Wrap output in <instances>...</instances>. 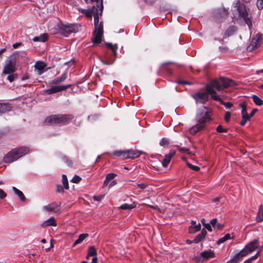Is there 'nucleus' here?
<instances>
[{"label":"nucleus","mask_w":263,"mask_h":263,"mask_svg":"<svg viewBox=\"0 0 263 263\" xmlns=\"http://www.w3.org/2000/svg\"><path fill=\"white\" fill-rule=\"evenodd\" d=\"M261 36L262 35L259 33L255 35V37L252 39L250 44L247 48L249 51H252L259 46L262 40Z\"/></svg>","instance_id":"obj_13"},{"label":"nucleus","mask_w":263,"mask_h":263,"mask_svg":"<svg viewBox=\"0 0 263 263\" xmlns=\"http://www.w3.org/2000/svg\"><path fill=\"white\" fill-rule=\"evenodd\" d=\"M29 152V148L26 146H21L12 149L3 158V162L5 163H10L18 160Z\"/></svg>","instance_id":"obj_4"},{"label":"nucleus","mask_w":263,"mask_h":263,"mask_svg":"<svg viewBox=\"0 0 263 263\" xmlns=\"http://www.w3.org/2000/svg\"><path fill=\"white\" fill-rule=\"evenodd\" d=\"M176 153L174 151H171L170 152L165 155L164 159L162 162V166L166 167L170 162L173 157L175 155Z\"/></svg>","instance_id":"obj_18"},{"label":"nucleus","mask_w":263,"mask_h":263,"mask_svg":"<svg viewBox=\"0 0 263 263\" xmlns=\"http://www.w3.org/2000/svg\"><path fill=\"white\" fill-rule=\"evenodd\" d=\"M179 151L181 152H184V153H189L190 151V149L189 148H186L185 147H179Z\"/></svg>","instance_id":"obj_54"},{"label":"nucleus","mask_w":263,"mask_h":263,"mask_svg":"<svg viewBox=\"0 0 263 263\" xmlns=\"http://www.w3.org/2000/svg\"><path fill=\"white\" fill-rule=\"evenodd\" d=\"M200 229L201 225L199 223L197 224L195 221L192 220L191 226L189 228V231L190 234H193L199 231Z\"/></svg>","instance_id":"obj_22"},{"label":"nucleus","mask_w":263,"mask_h":263,"mask_svg":"<svg viewBox=\"0 0 263 263\" xmlns=\"http://www.w3.org/2000/svg\"><path fill=\"white\" fill-rule=\"evenodd\" d=\"M88 236V235L86 233L80 234L79 236V238L74 241L73 246L74 247L78 244L81 243Z\"/></svg>","instance_id":"obj_28"},{"label":"nucleus","mask_w":263,"mask_h":263,"mask_svg":"<svg viewBox=\"0 0 263 263\" xmlns=\"http://www.w3.org/2000/svg\"><path fill=\"white\" fill-rule=\"evenodd\" d=\"M117 175L115 173H109L106 175L105 179L109 181V180L113 179Z\"/></svg>","instance_id":"obj_45"},{"label":"nucleus","mask_w":263,"mask_h":263,"mask_svg":"<svg viewBox=\"0 0 263 263\" xmlns=\"http://www.w3.org/2000/svg\"><path fill=\"white\" fill-rule=\"evenodd\" d=\"M217 101H219L220 102L222 105H223L227 108H231L233 104L230 102H223L222 99L220 98V100H217Z\"/></svg>","instance_id":"obj_40"},{"label":"nucleus","mask_w":263,"mask_h":263,"mask_svg":"<svg viewBox=\"0 0 263 263\" xmlns=\"http://www.w3.org/2000/svg\"><path fill=\"white\" fill-rule=\"evenodd\" d=\"M17 78V75L16 74H12L9 75L7 77V80L10 82H13L16 78Z\"/></svg>","instance_id":"obj_46"},{"label":"nucleus","mask_w":263,"mask_h":263,"mask_svg":"<svg viewBox=\"0 0 263 263\" xmlns=\"http://www.w3.org/2000/svg\"><path fill=\"white\" fill-rule=\"evenodd\" d=\"M257 111V109H253L251 112L250 114V115H249V119L252 118L255 114V113Z\"/></svg>","instance_id":"obj_59"},{"label":"nucleus","mask_w":263,"mask_h":263,"mask_svg":"<svg viewBox=\"0 0 263 263\" xmlns=\"http://www.w3.org/2000/svg\"><path fill=\"white\" fill-rule=\"evenodd\" d=\"M137 186L140 189L143 190L145 189L147 186V185L145 183H140L137 184Z\"/></svg>","instance_id":"obj_52"},{"label":"nucleus","mask_w":263,"mask_h":263,"mask_svg":"<svg viewBox=\"0 0 263 263\" xmlns=\"http://www.w3.org/2000/svg\"><path fill=\"white\" fill-rule=\"evenodd\" d=\"M256 6L259 10L263 9V0H257Z\"/></svg>","instance_id":"obj_48"},{"label":"nucleus","mask_w":263,"mask_h":263,"mask_svg":"<svg viewBox=\"0 0 263 263\" xmlns=\"http://www.w3.org/2000/svg\"><path fill=\"white\" fill-rule=\"evenodd\" d=\"M137 205V203L135 202H133L132 204H129L127 203H124L120 206V209L122 210H131L135 208Z\"/></svg>","instance_id":"obj_29"},{"label":"nucleus","mask_w":263,"mask_h":263,"mask_svg":"<svg viewBox=\"0 0 263 263\" xmlns=\"http://www.w3.org/2000/svg\"><path fill=\"white\" fill-rule=\"evenodd\" d=\"M14 54H17L19 57L25 58L27 55V52L25 51H17L14 53Z\"/></svg>","instance_id":"obj_47"},{"label":"nucleus","mask_w":263,"mask_h":263,"mask_svg":"<svg viewBox=\"0 0 263 263\" xmlns=\"http://www.w3.org/2000/svg\"><path fill=\"white\" fill-rule=\"evenodd\" d=\"M219 49L221 52H226L228 50V48L226 46L220 47Z\"/></svg>","instance_id":"obj_57"},{"label":"nucleus","mask_w":263,"mask_h":263,"mask_svg":"<svg viewBox=\"0 0 263 263\" xmlns=\"http://www.w3.org/2000/svg\"><path fill=\"white\" fill-rule=\"evenodd\" d=\"M43 227H46L48 226H56L57 222L53 217H51L47 220L44 221L41 224Z\"/></svg>","instance_id":"obj_23"},{"label":"nucleus","mask_w":263,"mask_h":263,"mask_svg":"<svg viewBox=\"0 0 263 263\" xmlns=\"http://www.w3.org/2000/svg\"><path fill=\"white\" fill-rule=\"evenodd\" d=\"M81 178L78 175H74L71 179V182L76 183H79L81 180Z\"/></svg>","instance_id":"obj_44"},{"label":"nucleus","mask_w":263,"mask_h":263,"mask_svg":"<svg viewBox=\"0 0 263 263\" xmlns=\"http://www.w3.org/2000/svg\"><path fill=\"white\" fill-rule=\"evenodd\" d=\"M74 118L71 114H58L51 115L44 120L47 125L63 126L69 123Z\"/></svg>","instance_id":"obj_3"},{"label":"nucleus","mask_w":263,"mask_h":263,"mask_svg":"<svg viewBox=\"0 0 263 263\" xmlns=\"http://www.w3.org/2000/svg\"><path fill=\"white\" fill-rule=\"evenodd\" d=\"M256 220L258 222H261L263 220V205H260L259 208V211L256 216Z\"/></svg>","instance_id":"obj_33"},{"label":"nucleus","mask_w":263,"mask_h":263,"mask_svg":"<svg viewBox=\"0 0 263 263\" xmlns=\"http://www.w3.org/2000/svg\"><path fill=\"white\" fill-rule=\"evenodd\" d=\"M61 205V203H56L55 202H52L44 207V209L47 212H53L54 213H60V209L59 207Z\"/></svg>","instance_id":"obj_14"},{"label":"nucleus","mask_w":263,"mask_h":263,"mask_svg":"<svg viewBox=\"0 0 263 263\" xmlns=\"http://www.w3.org/2000/svg\"><path fill=\"white\" fill-rule=\"evenodd\" d=\"M231 114L230 112L227 111L224 115V120L226 122H228L230 121V119L231 118Z\"/></svg>","instance_id":"obj_50"},{"label":"nucleus","mask_w":263,"mask_h":263,"mask_svg":"<svg viewBox=\"0 0 263 263\" xmlns=\"http://www.w3.org/2000/svg\"><path fill=\"white\" fill-rule=\"evenodd\" d=\"M142 153L141 151L133 149L118 150L114 151L113 155L116 157H121L122 159H135L139 157Z\"/></svg>","instance_id":"obj_7"},{"label":"nucleus","mask_w":263,"mask_h":263,"mask_svg":"<svg viewBox=\"0 0 263 263\" xmlns=\"http://www.w3.org/2000/svg\"><path fill=\"white\" fill-rule=\"evenodd\" d=\"M67 78V73L65 72L60 77H57L49 82L50 84L57 85L64 82Z\"/></svg>","instance_id":"obj_19"},{"label":"nucleus","mask_w":263,"mask_h":263,"mask_svg":"<svg viewBox=\"0 0 263 263\" xmlns=\"http://www.w3.org/2000/svg\"><path fill=\"white\" fill-rule=\"evenodd\" d=\"M221 85L220 79L219 78L212 80L205 86L206 90L214 100H220V98L217 95L216 90L220 91L221 88Z\"/></svg>","instance_id":"obj_5"},{"label":"nucleus","mask_w":263,"mask_h":263,"mask_svg":"<svg viewBox=\"0 0 263 263\" xmlns=\"http://www.w3.org/2000/svg\"><path fill=\"white\" fill-rule=\"evenodd\" d=\"M105 44L108 48H110L112 51L114 56L115 58H116L117 55V50L118 49L117 45L115 44L113 45L111 43H106Z\"/></svg>","instance_id":"obj_31"},{"label":"nucleus","mask_w":263,"mask_h":263,"mask_svg":"<svg viewBox=\"0 0 263 263\" xmlns=\"http://www.w3.org/2000/svg\"><path fill=\"white\" fill-rule=\"evenodd\" d=\"M102 198H103V196H94L93 197V200L95 201H100Z\"/></svg>","instance_id":"obj_55"},{"label":"nucleus","mask_w":263,"mask_h":263,"mask_svg":"<svg viewBox=\"0 0 263 263\" xmlns=\"http://www.w3.org/2000/svg\"><path fill=\"white\" fill-rule=\"evenodd\" d=\"M47 39V34L43 33L40 36H35L33 38L32 40L34 42H44Z\"/></svg>","instance_id":"obj_27"},{"label":"nucleus","mask_w":263,"mask_h":263,"mask_svg":"<svg viewBox=\"0 0 263 263\" xmlns=\"http://www.w3.org/2000/svg\"><path fill=\"white\" fill-rule=\"evenodd\" d=\"M62 159L63 162L66 163L68 166L71 165L72 162L69 159L68 157L64 156L62 157Z\"/></svg>","instance_id":"obj_42"},{"label":"nucleus","mask_w":263,"mask_h":263,"mask_svg":"<svg viewBox=\"0 0 263 263\" xmlns=\"http://www.w3.org/2000/svg\"><path fill=\"white\" fill-rule=\"evenodd\" d=\"M259 247V239L257 238L249 242L242 250L245 251V253L248 255L255 251Z\"/></svg>","instance_id":"obj_10"},{"label":"nucleus","mask_w":263,"mask_h":263,"mask_svg":"<svg viewBox=\"0 0 263 263\" xmlns=\"http://www.w3.org/2000/svg\"><path fill=\"white\" fill-rule=\"evenodd\" d=\"M97 254L96 249L93 246H90L88 248V255L89 256H95Z\"/></svg>","instance_id":"obj_38"},{"label":"nucleus","mask_w":263,"mask_h":263,"mask_svg":"<svg viewBox=\"0 0 263 263\" xmlns=\"http://www.w3.org/2000/svg\"><path fill=\"white\" fill-rule=\"evenodd\" d=\"M15 70V62L13 60L12 56H11L6 61V64L4 67L3 73L9 74L13 73Z\"/></svg>","instance_id":"obj_8"},{"label":"nucleus","mask_w":263,"mask_h":263,"mask_svg":"<svg viewBox=\"0 0 263 263\" xmlns=\"http://www.w3.org/2000/svg\"><path fill=\"white\" fill-rule=\"evenodd\" d=\"M64 189L65 188L64 187V186H62L59 184H57L55 186V191L57 193H58L64 192Z\"/></svg>","instance_id":"obj_41"},{"label":"nucleus","mask_w":263,"mask_h":263,"mask_svg":"<svg viewBox=\"0 0 263 263\" xmlns=\"http://www.w3.org/2000/svg\"><path fill=\"white\" fill-rule=\"evenodd\" d=\"M103 6L102 2H99L96 14L94 15L95 30L91 41L93 44H100L102 41L103 34V25L102 22L99 23V15L102 14Z\"/></svg>","instance_id":"obj_2"},{"label":"nucleus","mask_w":263,"mask_h":263,"mask_svg":"<svg viewBox=\"0 0 263 263\" xmlns=\"http://www.w3.org/2000/svg\"><path fill=\"white\" fill-rule=\"evenodd\" d=\"M13 191L14 192L16 195L20 198V199L24 201L26 200V198L23 194V193L18 189H16L15 187L13 186L12 187Z\"/></svg>","instance_id":"obj_32"},{"label":"nucleus","mask_w":263,"mask_h":263,"mask_svg":"<svg viewBox=\"0 0 263 263\" xmlns=\"http://www.w3.org/2000/svg\"><path fill=\"white\" fill-rule=\"evenodd\" d=\"M212 111L205 106H202L199 108L196 113L195 120L196 123L190 128V133L194 135L197 132L204 128L207 123L212 120Z\"/></svg>","instance_id":"obj_1"},{"label":"nucleus","mask_w":263,"mask_h":263,"mask_svg":"<svg viewBox=\"0 0 263 263\" xmlns=\"http://www.w3.org/2000/svg\"><path fill=\"white\" fill-rule=\"evenodd\" d=\"M210 223L214 229L219 230H221L223 227V224L217 222V219L214 218L210 221Z\"/></svg>","instance_id":"obj_25"},{"label":"nucleus","mask_w":263,"mask_h":263,"mask_svg":"<svg viewBox=\"0 0 263 263\" xmlns=\"http://www.w3.org/2000/svg\"><path fill=\"white\" fill-rule=\"evenodd\" d=\"M258 249H259V250L257 251V253L255 254V255L257 257H258L259 256V255L260 254V253H261V250H262V248H260V247Z\"/></svg>","instance_id":"obj_60"},{"label":"nucleus","mask_w":263,"mask_h":263,"mask_svg":"<svg viewBox=\"0 0 263 263\" xmlns=\"http://www.w3.org/2000/svg\"><path fill=\"white\" fill-rule=\"evenodd\" d=\"M117 184L116 180H113L109 185V188H110Z\"/></svg>","instance_id":"obj_61"},{"label":"nucleus","mask_w":263,"mask_h":263,"mask_svg":"<svg viewBox=\"0 0 263 263\" xmlns=\"http://www.w3.org/2000/svg\"><path fill=\"white\" fill-rule=\"evenodd\" d=\"M80 26L77 24H63L62 34L65 35L78 31Z\"/></svg>","instance_id":"obj_11"},{"label":"nucleus","mask_w":263,"mask_h":263,"mask_svg":"<svg viewBox=\"0 0 263 263\" xmlns=\"http://www.w3.org/2000/svg\"><path fill=\"white\" fill-rule=\"evenodd\" d=\"M252 261L249 258L246 259L243 263H252Z\"/></svg>","instance_id":"obj_64"},{"label":"nucleus","mask_w":263,"mask_h":263,"mask_svg":"<svg viewBox=\"0 0 263 263\" xmlns=\"http://www.w3.org/2000/svg\"><path fill=\"white\" fill-rule=\"evenodd\" d=\"M169 144V141L167 139L163 138L160 141V145L166 147Z\"/></svg>","instance_id":"obj_39"},{"label":"nucleus","mask_w":263,"mask_h":263,"mask_svg":"<svg viewBox=\"0 0 263 263\" xmlns=\"http://www.w3.org/2000/svg\"><path fill=\"white\" fill-rule=\"evenodd\" d=\"M240 107L241 108V115L242 118H248L249 119V115L247 112L246 105L245 103H241L239 104Z\"/></svg>","instance_id":"obj_30"},{"label":"nucleus","mask_w":263,"mask_h":263,"mask_svg":"<svg viewBox=\"0 0 263 263\" xmlns=\"http://www.w3.org/2000/svg\"><path fill=\"white\" fill-rule=\"evenodd\" d=\"M206 231L205 229H203L200 233L197 235L194 239V242L195 243H198L200 242L206 235Z\"/></svg>","instance_id":"obj_24"},{"label":"nucleus","mask_w":263,"mask_h":263,"mask_svg":"<svg viewBox=\"0 0 263 263\" xmlns=\"http://www.w3.org/2000/svg\"><path fill=\"white\" fill-rule=\"evenodd\" d=\"M246 256L247 255L245 253V251L242 249L230 259L228 261V263H238Z\"/></svg>","instance_id":"obj_16"},{"label":"nucleus","mask_w":263,"mask_h":263,"mask_svg":"<svg viewBox=\"0 0 263 263\" xmlns=\"http://www.w3.org/2000/svg\"><path fill=\"white\" fill-rule=\"evenodd\" d=\"M248 120H249L248 118H242V121L240 123V125L241 126H244Z\"/></svg>","instance_id":"obj_56"},{"label":"nucleus","mask_w":263,"mask_h":263,"mask_svg":"<svg viewBox=\"0 0 263 263\" xmlns=\"http://www.w3.org/2000/svg\"><path fill=\"white\" fill-rule=\"evenodd\" d=\"M209 95L210 93L206 90L205 92H198L194 93L192 95V97L195 99L197 103L204 104L208 100Z\"/></svg>","instance_id":"obj_9"},{"label":"nucleus","mask_w":263,"mask_h":263,"mask_svg":"<svg viewBox=\"0 0 263 263\" xmlns=\"http://www.w3.org/2000/svg\"><path fill=\"white\" fill-rule=\"evenodd\" d=\"M187 165L193 171H198L200 169L198 166L191 164L189 162L187 163Z\"/></svg>","instance_id":"obj_49"},{"label":"nucleus","mask_w":263,"mask_h":263,"mask_svg":"<svg viewBox=\"0 0 263 263\" xmlns=\"http://www.w3.org/2000/svg\"><path fill=\"white\" fill-rule=\"evenodd\" d=\"M71 85L68 84L66 85H56L51 87L49 89H47L44 90V92L48 95L53 94L58 92H60L63 90H65L67 89L70 88Z\"/></svg>","instance_id":"obj_12"},{"label":"nucleus","mask_w":263,"mask_h":263,"mask_svg":"<svg viewBox=\"0 0 263 263\" xmlns=\"http://www.w3.org/2000/svg\"><path fill=\"white\" fill-rule=\"evenodd\" d=\"M230 239H231V235L230 234H227L223 237H221L218 240L217 243L221 244Z\"/></svg>","instance_id":"obj_36"},{"label":"nucleus","mask_w":263,"mask_h":263,"mask_svg":"<svg viewBox=\"0 0 263 263\" xmlns=\"http://www.w3.org/2000/svg\"><path fill=\"white\" fill-rule=\"evenodd\" d=\"M254 103L258 106H261L263 104L262 100L256 95H253L251 97Z\"/></svg>","instance_id":"obj_34"},{"label":"nucleus","mask_w":263,"mask_h":263,"mask_svg":"<svg viewBox=\"0 0 263 263\" xmlns=\"http://www.w3.org/2000/svg\"><path fill=\"white\" fill-rule=\"evenodd\" d=\"M97 258L96 257H93L92 259L91 263H97Z\"/></svg>","instance_id":"obj_62"},{"label":"nucleus","mask_w":263,"mask_h":263,"mask_svg":"<svg viewBox=\"0 0 263 263\" xmlns=\"http://www.w3.org/2000/svg\"><path fill=\"white\" fill-rule=\"evenodd\" d=\"M221 84L224 88H228L229 87H233L235 85V82L230 79L220 78Z\"/></svg>","instance_id":"obj_21"},{"label":"nucleus","mask_w":263,"mask_h":263,"mask_svg":"<svg viewBox=\"0 0 263 263\" xmlns=\"http://www.w3.org/2000/svg\"><path fill=\"white\" fill-rule=\"evenodd\" d=\"M11 106L8 103H0V114L5 113L11 110Z\"/></svg>","instance_id":"obj_26"},{"label":"nucleus","mask_w":263,"mask_h":263,"mask_svg":"<svg viewBox=\"0 0 263 263\" xmlns=\"http://www.w3.org/2000/svg\"><path fill=\"white\" fill-rule=\"evenodd\" d=\"M216 131L218 133H227L228 132V129L227 128H223L221 125H219L217 127Z\"/></svg>","instance_id":"obj_43"},{"label":"nucleus","mask_w":263,"mask_h":263,"mask_svg":"<svg viewBox=\"0 0 263 263\" xmlns=\"http://www.w3.org/2000/svg\"><path fill=\"white\" fill-rule=\"evenodd\" d=\"M218 13L222 17H226L228 15V9L224 8H219L218 9Z\"/></svg>","instance_id":"obj_35"},{"label":"nucleus","mask_w":263,"mask_h":263,"mask_svg":"<svg viewBox=\"0 0 263 263\" xmlns=\"http://www.w3.org/2000/svg\"><path fill=\"white\" fill-rule=\"evenodd\" d=\"M46 66V64L42 61L36 62L34 66L35 70H37V74L39 75L42 74L46 71L45 70Z\"/></svg>","instance_id":"obj_17"},{"label":"nucleus","mask_w":263,"mask_h":263,"mask_svg":"<svg viewBox=\"0 0 263 263\" xmlns=\"http://www.w3.org/2000/svg\"><path fill=\"white\" fill-rule=\"evenodd\" d=\"M62 183L63 184V186L66 190H68L69 189L68 181L66 175H63L62 177Z\"/></svg>","instance_id":"obj_37"},{"label":"nucleus","mask_w":263,"mask_h":263,"mask_svg":"<svg viewBox=\"0 0 263 263\" xmlns=\"http://www.w3.org/2000/svg\"><path fill=\"white\" fill-rule=\"evenodd\" d=\"M257 257L254 255V256H252L251 257L249 258L251 261H253L255 259H256Z\"/></svg>","instance_id":"obj_63"},{"label":"nucleus","mask_w":263,"mask_h":263,"mask_svg":"<svg viewBox=\"0 0 263 263\" xmlns=\"http://www.w3.org/2000/svg\"><path fill=\"white\" fill-rule=\"evenodd\" d=\"M48 28L50 32L52 34H62L63 23H56L53 26L50 24Z\"/></svg>","instance_id":"obj_15"},{"label":"nucleus","mask_w":263,"mask_h":263,"mask_svg":"<svg viewBox=\"0 0 263 263\" xmlns=\"http://www.w3.org/2000/svg\"><path fill=\"white\" fill-rule=\"evenodd\" d=\"M204 227H205V229H207L209 231H210V232L212 231L211 224L210 223L205 224L204 225Z\"/></svg>","instance_id":"obj_53"},{"label":"nucleus","mask_w":263,"mask_h":263,"mask_svg":"<svg viewBox=\"0 0 263 263\" xmlns=\"http://www.w3.org/2000/svg\"><path fill=\"white\" fill-rule=\"evenodd\" d=\"M22 43L21 42H17L13 44L12 47L14 49L17 48L19 46L21 45Z\"/></svg>","instance_id":"obj_58"},{"label":"nucleus","mask_w":263,"mask_h":263,"mask_svg":"<svg viewBox=\"0 0 263 263\" xmlns=\"http://www.w3.org/2000/svg\"><path fill=\"white\" fill-rule=\"evenodd\" d=\"M234 7L236 8L239 14V16L243 19L246 23L250 28L252 25L251 17L249 14V9L243 3L239 1H237L235 4Z\"/></svg>","instance_id":"obj_6"},{"label":"nucleus","mask_w":263,"mask_h":263,"mask_svg":"<svg viewBox=\"0 0 263 263\" xmlns=\"http://www.w3.org/2000/svg\"><path fill=\"white\" fill-rule=\"evenodd\" d=\"M215 256V254L213 252V251H212L211 250H208L202 252L200 253V256H199L198 258H196L197 260L200 261L201 260L200 258L202 257L203 259H207L210 258H213Z\"/></svg>","instance_id":"obj_20"},{"label":"nucleus","mask_w":263,"mask_h":263,"mask_svg":"<svg viewBox=\"0 0 263 263\" xmlns=\"http://www.w3.org/2000/svg\"><path fill=\"white\" fill-rule=\"evenodd\" d=\"M7 196L6 193L2 189H0V199H3Z\"/></svg>","instance_id":"obj_51"}]
</instances>
